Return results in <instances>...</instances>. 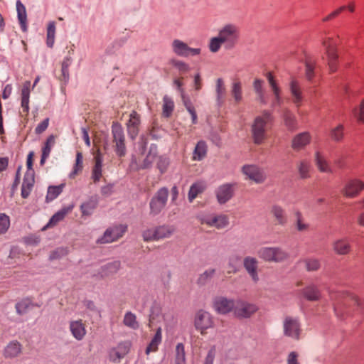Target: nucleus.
Masks as SVG:
<instances>
[{
	"instance_id": "18",
	"label": "nucleus",
	"mask_w": 364,
	"mask_h": 364,
	"mask_svg": "<svg viewBox=\"0 0 364 364\" xmlns=\"http://www.w3.org/2000/svg\"><path fill=\"white\" fill-rule=\"evenodd\" d=\"M129 350V345L127 343H120L116 348H112L109 352V360L113 363H119Z\"/></svg>"
},
{
	"instance_id": "7",
	"label": "nucleus",
	"mask_w": 364,
	"mask_h": 364,
	"mask_svg": "<svg viewBox=\"0 0 364 364\" xmlns=\"http://www.w3.org/2000/svg\"><path fill=\"white\" fill-rule=\"evenodd\" d=\"M40 81V77L37 76L34 80L33 85L31 86V82L29 80L25 81L21 90V107L22 109V113L25 115H28L29 112V102H30V93L31 90L37 85L38 82Z\"/></svg>"
},
{
	"instance_id": "58",
	"label": "nucleus",
	"mask_w": 364,
	"mask_h": 364,
	"mask_svg": "<svg viewBox=\"0 0 364 364\" xmlns=\"http://www.w3.org/2000/svg\"><path fill=\"white\" fill-rule=\"evenodd\" d=\"M216 355V347L212 346L208 351L206 356L205 357L203 364H213Z\"/></svg>"
},
{
	"instance_id": "41",
	"label": "nucleus",
	"mask_w": 364,
	"mask_h": 364,
	"mask_svg": "<svg viewBox=\"0 0 364 364\" xmlns=\"http://www.w3.org/2000/svg\"><path fill=\"white\" fill-rule=\"evenodd\" d=\"M102 160L100 156L95 157V164L92 171V178L94 183L100 181L102 176Z\"/></svg>"
},
{
	"instance_id": "26",
	"label": "nucleus",
	"mask_w": 364,
	"mask_h": 364,
	"mask_svg": "<svg viewBox=\"0 0 364 364\" xmlns=\"http://www.w3.org/2000/svg\"><path fill=\"white\" fill-rule=\"evenodd\" d=\"M70 330L73 337L78 341L82 340L86 334L85 324L81 320L71 321L70 323Z\"/></svg>"
},
{
	"instance_id": "64",
	"label": "nucleus",
	"mask_w": 364,
	"mask_h": 364,
	"mask_svg": "<svg viewBox=\"0 0 364 364\" xmlns=\"http://www.w3.org/2000/svg\"><path fill=\"white\" fill-rule=\"evenodd\" d=\"M49 125V118H46L41 123H39L35 129V133L41 134L45 132Z\"/></svg>"
},
{
	"instance_id": "35",
	"label": "nucleus",
	"mask_w": 364,
	"mask_h": 364,
	"mask_svg": "<svg viewBox=\"0 0 364 364\" xmlns=\"http://www.w3.org/2000/svg\"><path fill=\"white\" fill-rule=\"evenodd\" d=\"M181 97L182 102H183L185 107L186 108V109L189 112V114L191 115L192 123L196 124L197 123V114H196L195 107L193 105L190 98L186 95L184 91H182V93L181 94Z\"/></svg>"
},
{
	"instance_id": "36",
	"label": "nucleus",
	"mask_w": 364,
	"mask_h": 364,
	"mask_svg": "<svg viewBox=\"0 0 364 364\" xmlns=\"http://www.w3.org/2000/svg\"><path fill=\"white\" fill-rule=\"evenodd\" d=\"M97 206V200L94 198H91L89 200L82 203L80 205L82 216L91 215Z\"/></svg>"
},
{
	"instance_id": "15",
	"label": "nucleus",
	"mask_w": 364,
	"mask_h": 364,
	"mask_svg": "<svg viewBox=\"0 0 364 364\" xmlns=\"http://www.w3.org/2000/svg\"><path fill=\"white\" fill-rule=\"evenodd\" d=\"M257 310V307L252 304L242 300H237L235 308V316L238 318L250 317Z\"/></svg>"
},
{
	"instance_id": "13",
	"label": "nucleus",
	"mask_w": 364,
	"mask_h": 364,
	"mask_svg": "<svg viewBox=\"0 0 364 364\" xmlns=\"http://www.w3.org/2000/svg\"><path fill=\"white\" fill-rule=\"evenodd\" d=\"M236 301L228 299L223 296L216 297L213 302L215 311L221 314H226L230 311L235 314Z\"/></svg>"
},
{
	"instance_id": "34",
	"label": "nucleus",
	"mask_w": 364,
	"mask_h": 364,
	"mask_svg": "<svg viewBox=\"0 0 364 364\" xmlns=\"http://www.w3.org/2000/svg\"><path fill=\"white\" fill-rule=\"evenodd\" d=\"M83 168V156L81 152L77 151L76 154L75 162L73 165V169L69 174V178L74 179L78 174H80Z\"/></svg>"
},
{
	"instance_id": "11",
	"label": "nucleus",
	"mask_w": 364,
	"mask_h": 364,
	"mask_svg": "<svg viewBox=\"0 0 364 364\" xmlns=\"http://www.w3.org/2000/svg\"><path fill=\"white\" fill-rule=\"evenodd\" d=\"M196 328L200 331L202 335L206 333V330L213 326V320L211 315L203 310L198 311L195 317Z\"/></svg>"
},
{
	"instance_id": "44",
	"label": "nucleus",
	"mask_w": 364,
	"mask_h": 364,
	"mask_svg": "<svg viewBox=\"0 0 364 364\" xmlns=\"http://www.w3.org/2000/svg\"><path fill=\"white\" fill-rule=\"evenodd\" d=\"M64 186V184L49 186L46 195V201L49 202L55 199L63 192Z\"/></svg>"
},
{
	"instance_id": "46",
	"label": "nucleus",
	"mask_w": 364,
	"mask_h": 364,
	"mask_svg": "<svg viewBox=\"0 0 364 364\" xmlns=\"http://www.w3.org/2000/svg\"><path fill=\"white\" fill-rule=\"evenodd\" d=\"M123 323L126 326L132 329H137L139 328V323L136 321L135 314L130 311L125 314Z\"/></svg>"
},
{
	"instance_id": "9",
	"label": "nucleus",
	"mask_w": 364,
	"mask_h": 364,
	"mask_svg": "<svg viewBox=\"0 0 364 364\" xmlns=\"http://www.w3.org/2000/svg\"><path fill=\"white\" fill-rule=\"evenodd\" d=\"M201 224H205L209 227H214L217 229H223L229 224V218L226 215L206 214L200 218Z\"/></svg>"
},
{
	"instance_id": "62",
	"label": "nucleus",
	"mask_w": 364,
	"mask_h": 364,
	"mask_svg": "<svg viewBox=\"0 0 364 364\" xmlns=\"http://www.w3.org/2000/svg\"><path fill=\"white\" fill-rule=\"evenodd\" d=\"M215 273V269H209L205 271L203 274H202L198 280V284H205L213 276Z\"/></svg>"
},
{
	"instance_id": "17",
	"label": "nucleus",
	"mask_w": 364,
	"mask_h": 364,
	"mask_svg": "<svg viewBox=\"0 0 364 364\" xmlns=\"http://www.w3.org/2000/svg\"><path fill=\"white\" fill-rule=\"evenodd\" d=\"M289 90L293 102L297 107H299L303 102L304 96L299 82L294 77L289 82Z\"/></svg>"
},
{
	"instance_id": "29",
	"label": "nucleus",
	"mask_w": 364,
	"mask_h": 364,
	"mask_svg": "<svg viewBox=\"0 0 364 364\" xmlns=\"http://www.w3.org/2000/svg\"><path fill=\"white\" fill-rule=\"evenodd\" d=\"M311 136L308 132H303L295 136L292 140V148L299 150L310 142Z\"/></svg>"
},
{
	"instance_id": "10",
	"label": "nucleus",
	"mask_w": 364,
	"mask_h": 364,
	"mask_svg": "<svg viewBox=\"0 0 364 364\" xmlns=\"http://www.w3.org/2000/svg\"><path fill=\"white\" fill-rule=\"evenodd\" d=\"M258 256L268 262H281L287 258L285 252L278 247H262L258 251Z\"/></svg>"
},
{
	"instance_id": "16",
	"label": "nucleus",
	"mask_w": 364,
	"mask_h": 364,
	"mask_svg": "<svg viewBox=\"0 0 364 364\" xmlns=\"http://www.w3.org/2000/svg\"><path fill=\"white\" fill-rule=\"evenodd\" d=\"M267 79L274 95V100L272 101V106L273 107L280 106L283 100L281 96V89L279 86L272 73H268L267 74Z\"/></svg>"
},
{
	"instance_id": "3",
	"label": "nucleus",
	"mask_w": 364,
	"mask_h": 364,
	"mask_svg": "<svg viewBox=\"0 0 364 364\" xmlns=\"http://www.w3.org/2000/svg\"><path fill=\"white\" fill-rule=\"evenodd\" d=\"M326 50L328 65L331 73L337 70L338 65V55L337 53V40L332 37L326 36L322 41Z\"/></svg>"
},
{
	"instance_id": "23",
	"label": "nucleus",
	"mask_w": 364,
	"mask_h": 364,
	"mask_svg": "<svg viewBox=\"0 0 364 364\" xmlns=\"http://www.w3.org/2000/svg\"><path fill=\"white\" fill-rule=\"evenodd\" d=\"M284 328L287 336L296 339L299 338L300 328L297 320L287 318L284 323Z\"/></svg>"
},
{
	"instance_id": "43",
	"label": "nucleus",
	"mask_w": 364,
	"mask_h": 364,
	"mask_svg": "<svg viewBox=\"0 0 364 364\" xmlns=\"http://www.w3.org/2000/svg\"><path fill=\"white\" fill-rule=\"evenodd\" d=\"M284 124L289 130H294L296 129L297 122L295 116L288 109L283 113Z\"/></svg>"
},
{
	"instance_id": "20",
	"label": "nucleus",
	"mask_w": 364,
	"mask_h": 364,
	"mask_svg": "<svg viewBox=\"0 0 364 364\" xmlns=\"http://www.w3.org/2000/svg\"><path fill=\"white\" fill-rule=\"evenodd\" d=\"M139 124V114L136 111H132L127 123L128 134L131 139H134L138 135Z\"/></svg>"
},
{
	"instance_id": "12",
	"label": "nucleus",
	"mask_w": 364,
	"mask_h": 364,
	"mask_svg": "<svg viewBox=\"0 0 364 364\" xmlns=\"http://www.w3.org/2000/svg\"><path fill=\"white\" fill-rule=\"evenodd\" d=\"M127 226L119 225L107 229L104 235L97 240L98 243H109L122 237L127 231Z\"/></svg>"
},
{
	"instance_id": "8",
	"label": "nucleus",
	"mask_w": 364,
	"mask_h": 364,
	"mask_svg": "<svg viewBox=\"0 0 364 364\" xmlns=\"http://www.w3.org/2000/svg\"><path fill=\"white\" fill-rule=\"evenodd\" d=\"M168 195V191L166 188H161L157 191L149 203L151 214L158 215L164 209L167 202Z\"/></svg>"
},
{
	"instance_id": "21",
	"label": "nucleus",
	"mask_w": 364,
	"mask_h": 364,
	"mask_svg": "<svg viewBox=\"0 0 364 364\" xmlns=\"http://www.w3.org/2000/svg\"><path fill=\"white\" fill-rule=\"evenodd\" d=\"M35 183L33 171H26L21 185V196L23 198H27L31 194Z\"/></svg>"
},
{
	"instance_id": "59",
	"label": "nucleus",
	"mask_w": 364,
	"mask_h": 364,
	"mask_svg": "<svg viewBox=\"0 0 364 364\" xmlns=\"http://www.w3.org/2000/svg\"><path fill=\"white\" fill-rule=\"evenodd\" d=\"M353 112L358 122H364V99L361 101L359 107L355 108Z\"/></svg>"
},
{
	"instance_id": "4",
	"label": "nucleus",
	"mask_w": 364,
	"mask_h": 364,
	"mask_svg": "<svg viewBox=\"0 0 364 364\" xmlns=\"http://www.w3.org/2000/svg\"><path fill=\"white\" fill-rule=\"evenodd\" d=\"M239 33L237 26L233 24H227L219 31L218 36L225 49H232L238 41Z\"/></svg>"
},
{
	"instance_id": "55",
	"label": "nucleus",
	"mask_w": 364,
	"mask_h": 364,
	"mask_svg": "<svg viewBox=\"0 0 364 364\" xmlns=\"http://www.w3.org/2000/svg\"><path fill=\"white\" fill-rule=\"evenodd\" d=\"M254 88L259 97L260 102L263 104H266L267 101L264 98L263 90V81L259 79H256L254 82Z\"/></svg>"
},
{
	"instance_id": "48",
	"label": "nucleus",
	"mask_w": 364,
	"mask_h": 364,
	"mask_svg": "<svg viewBox=\"0 0 364 364\" xmlns=\"http://www.w3.org/2000/svg\"><path fill=\"white\" fill-rule=\"evenodd\" d=\"M335 251L340 255L347 254L350 250V245L346 240H339L334 243Z\"/></svg>"
},
{
	"instance_id": "24",
	"label": "nucleus",
	"mask_w": 364,
	"mask_h": 364,
	"mask_svg": "<svg viewBox=\"0 0 364 364\" xmlns=\"http://www.w3.org/2000/svg\"><path fill=\"white\" fill-rule=\"evenodd\" d=\"M73 205L65 206L61 208L57 213H55L49 220L47 225L43 228V230L54 227L59 222L62 221L65 218L66 215L73 210Z\"/></svg>"
},
{
	"instance_id": "53",
	"label": "nucleus",
	"mask_w": 364,
	"mask_h": 364,
	"mask_svg": "<svg viewBox=\"0 0 364 364\" xmlns=\"http://www.w3.org/2000/svg\"><path fill=\"white\" fill-rule=\"evenodd\" d=\"M222 45H223V43L222 42L220 37L218 36L215 37H213L210 39L208 43V48L210 52L217 53L220 50Z\"/></svg>"
},
{
	"instance_id": "50",
	"label": "nucleus",
	"mask_w": 364,
	"mask_h": 364,
	"mask_svg": "<svg viewBox=\"0 0 364 364\" xmlns=\"http://www.w3.org/2000/svg\"><path fill=\"white\" fill-rule=\"evenodd\" d=\"M316 64L312 60L307 59L306 60V77L309 82H313L315 76Z\"/></svg>"
},
{
	"instance_id": "39",
	"label": "nucleus",
	"mask_w": 364,
	"mask_h": 364,
	"mask_svg": "<svg viewBox=\"0 0 364 364\" xmlns=\"http://www.w3.org/2000/svg\"><path fill=\"white\" fill-rule=\"evenodd\" d=\"M207 146L205 141H200L197 143L194 151L193 159L195 161L202 160L206 155Z\"/></svg>"
},
{
	"instance_id": "2",
	"label": "nucleus",
	"mask_w": 364,
	"mask_h": 364,
	"mask_svg": "<svg viewBox=\"0 0 364 364\" xmlns=\"http://www.w3.org/2000/svg\"><path fill=\"white\" fill-rule=\"evenodd\" d=\"M274 122L272 113L269 111H264L257 116L252 127V136L255 144H260L266 138V134Z\"/></svg>"
},
{
	"instance_id": "33",
	"label": "nucleus",
	"mask_w": 364,
	"mask_h": 364,
	"mask_svg": "<svg viewBox=\"0 0 364 364\" xmlns=\"http://www.w3.org/2000/svg\"><path fill=\"white\" fill-rule=\"evenodd\" d=\"M215 92L217 102L219 105H221L225 102L226 96V88L222 78H218L216 80Z\"/></svg>"
},
{
	"instance_id": "37",
	"label": "nucleus",
	"mask_w": 364,
	"mask_h": 364,
	"mask_svg": "<svg viewBox=\"0 0 364 364\" xmlns=\"http://www.w3.org/2000/svg\"><path fill=\"white\" fill-rule=\"evenodd\" d=\"M206 188V185L203 181H198L193 183L188 192V200L192 202L199 193H202Z\"/></svg>"
},
{
	"instance_id": "19",
	"label": "nucleus",
	"mask_w": 364,
	"mask_h": 364,
	"mask_svg": "<svg viewBox=\"0 0 364 364\" xmlns=\"http://www.w3.org/2000/svg\"><path fill=\"white\" fill-rule=\"evenodd\" d=\"M215 194L218 202L220 204H224L232 198L234 194L232 185L227 183L219 186L216 191Z\"/></svg>"
},
{
	"instance_id": "47",
	"label": "nucleus",
	"mask_w": 364,
	"mask_h": 364,
	"mask_svg": "<svg viewBox=\"0 0 364 364\" xmlns=\"http://www.w3.org/2000/svg\"><path fill=\"white\" fill-rule=\"evenodd\" d=\"M316 162L318 169L322 172H331V168L326 159L319 153L316 155Z\"/></svg>"
},
{
	"instance_id": "63",
	"label": "nucleus",
	"mask_w": 364,
	"mask_h": 364,
	"mask_svg": "<svg viewBox=\"0 0 364 364\" xmlns=\"http://www.w3.org/2000/svg\"><path fill=\"white\" fill-rule=\"evenodd\" d=\"M343 135V127L340 124L334 128L331 132V137L336 141H339L342 139Z\"/></svg>"
},
{
	"instance_id": "25",
	"label": "nucleus",
	"mask_w": 364,
	"mask_h": 364,
	"mask_svg": "<svg viewBox=\"0 0 364 364\" xmlns=\"http://www.w3.org/2000/svg\"><path fill=\"white\" fill-rule=\"evenodd\" d=\"M242 171L250 179H252L257 183L262 182L264 179V176L262 171L256 166H244Z\"/></svg>"
},
{
	"instance_id": "42",
	"label": "nucleus",
	"mask_w": 364,
	"mask_h": 364,
	"mask_svg": "<svg viewBox=\"0 0 364 364\" xmlns=\"http://www.w3.org/2000/svg\"><path fill=\"white\" fill-rule=\"evenodd\" d=\"M157 158V151L156 148L151 147L147 155L144 159L142 164L140 165V168L145 169L151 167L153 163Z\"/></svg>"
},
{
	"instance_id": "31",
	"label": "nucleus",
	"mask_w": 364,
	"mask_h": 364,
	"mask_svg": "<svg viewBox=\"0 0 364 364\" xmlns=\"http://www.w3.org/2000/svg\"><path fill=\"white\" fill-rule=\"evenodd\" d=\"M16 11L18 15V20L19 21L21 28L23 31L27 30V14L24 5L20 0L16 1Z\"/></svg>"
},
{
	"instance_id": "54",
	"label": "nucleus",
	"mask_w": 364,
	"mask_h": 364,
	"mask_svg": "<svg viewBox=\"0 0 364 364\" xmlns=\"http://www.w3.org/2000/svg\"><path fill=\"white\" fill-rule=\"evenodd\" d=\"M10 227V218L6 213H0V234H5Z\"/></svg>"
},
{
	"instance_id": "28",
	"label": "nucleus",
	"mask_w": 364,
	"mask_h": 364,
	"mask_svg": "<svg viewBox=\"0 0 364 364\" xmlns=\"http://www.w3.org/2000/svg\"><path fill=\"white\" fill-rule=\"evenodd\" d=\"M55 144V136L51 134L48 136L43 146H42V154L41 159V164H44L46 160L49 157L53 147Z\"/></svg>"
},
{
	"instance_id": "6",
	"label": "nucleus",
	"mask_w": 364,
	"mask_h": 364,
	"mask_svg": "<svg viewBox=\"0 0 364 364\" xmlns=\"http://www.w3.org/2000/svg\"><path fill=\"white\" fill-rule=\"evenodd\" d=\"M112 134L117 155L119 157L124 156L126 154V146L123 128L119 124L113 123Z\"/></svg>"
},
{
	"instance_id": "14",
	"label": "nucleus",
	"mask_w": 364,
	"mask_h": 364,
	"mask_svg": "<svg viewBox=\"0 0 364 364\" xmlns=\"http://www.w3.org/2000/svg\"><path fill=\"white\" fill-rule=\"evenodd\" d=\"M173 52L181 56H194L200 53V48H192L180 40H174L172 43Z\"/></svg>"
},
{
	"instance_id": "40",
	"label": "nucleus",
	"mask_w": 364,
	"mask_h": 364,
	"mask_svg": "<svg viewBox=\"0 0 364 364\" xmlns=\"http://www.w3.org/2000/svg\"><path fill=\"white\" fill-rule=\"evenodd\" d=\"M55 23L50 21L47 26L46 31V45L49 48H53L55 43Z\"/></svg>"
},
{
	"instance_id": "61",
	"label": "nucleus",
	"mask_w": 364,
	"mask_h": 364,
	"mask_svg": "<svg viewBox=\"0 0 364 364\" xmlns=\"http://www.w3.org/2000/svg\"><path fill=\"white\" fill-rule=\"evenodd\" d=\"M299 173L302 178H307L310 170V164L306 161H303L299 165Z\"/></svg>"
},
{
	"instance_id": "32",
	"label": "nucleus",
	"mask_w": 364,
	"mask_h": 364,
	"mask_svg": "<svg viewBox=\"0 0 364 364\" xmlns=\"http://www.w3.org/2000/svg\"><path fill=\"white\" fill-rule=\"evenodd\" d=\"M162 341V330L161 327H159L156 331V333L151 342L146 348V354L149 355L151 352H156L158 350L159 345Z\"/></svg>"
},
{
	"instance_id": "22",
	"label": "nucleus",
	"mask_w": 364,
	"mask_h": 364,
	"mask_svg": "<svg viewBox=\"0 0 364 364\" xmlns=\"http://www.w3.org/2000/svg\"><path fill=\"white\" fill-rule=\"evenodd\" d=\"M364 188L363 183L358 179L348 181L343 189V193L348 197H355Z\"/></svg>"
},
{
	"instance_id": "52",
	"label": "nucleus",
	"mask_w": 364,
	"mask_h": 364,
	"mask_svg": "<svg viewBox=\"0 0 364 364\" xmlns=\"http://www.w3.org/2000/svg\"><path fill=\"white\" fill-rule=\"evenodd\" d=\"M186 360L184 346L178 343L176 348V364H184Z\"/></svg>"
},
{
	"instance_id": "5",
	"label": "nucleus",
	"mask_w": 364,
	"mask_h": 364,
	"mask_svg": "<svg viewBox=\"0 0 364 364\" xmlns=\"http://www.w3.org/2000/svg\"><path fill=\"white\" fill-rule=\"evenodd\" d=\"M173 231L174 229L171 226L162 225L144 231L142 236L144 241L159 240L169 237Z\"/></svg>"
},
{
	"instance_id": "45",
	"label": "nucleus",
	"mask_w": 364,
	"mask_h": 364,
	"mask_svg": "<svg viewBox=\"0 0 364 364\" xmlns=\"http://www.w3.org/2000/svg\"><path fill=\"white\" fill-rule=\"evenodd\" d=\"M303 295L308 300L316 301L319 299L320 292L315 286L311 285L303 290Z\"/></svg>"
},
{
	"instance_id": "57",
	"label": "nucleus",
	"mask_w": 364,
	"mask_h": 364,
	"mask_svg": "<svg viewBox=\"0 0 364 364\" xmlns=\"http://www.w3.org/2000/svg\"><path fill=\"white\" fill-rule=\"evenodd\" d=\"M272 212L279 223L283 224L285 223L286 217L282 208L274 205L272 208Z\"/></svg>"
},
{
	"instance_id": "38",
	"label": "nucleus",
	"mask_w": 364,
	"mask_h": 364,
	"mask_svg": "<svg viewBox=\"0 0 364 364\" xmlns=\"http://www.w3.org/2000/svg\"><path fill=\"white\" fill-rule=\"evenodd\" d=\"M173 109V100L168 95H165L163 98L162 115L166 118H168L171 116Z\"/></svg>"
},
{
	"instance_id": "60",
	"label": "nucleus",
	"mask_w": 364,
	"mask_h": 364,
	"mask_svg": "<svg viewBox=\"0 0 364 364\" xmlns=\"http://www.w3.org/2000/svg\"><path fill=\"white\" fill-rule=\"evenodd\" d=\"M343 11H345V7L340 6L338 9H336V10L331 11L330 14H328L325 17H323L322 18V21L327 22V21H331V20L334 19L335 18H336L337 16H338L341 14V13L343 12Z\"/></svg>"
},
{
	"instance_id": "1",
	"label": "nucleus",
	"mask_w": 364,
	"mask_h": 364,
	"mask_svg": "<svg viewBox=\"0 0 364 364\" xmlns=\"http://www.w3.org/2000/svg\"><path fill=\"white\" fill-rule=\"evenodd\" d=\"M331 298L338 300L333 304V306L334 311L338 317L343 318L344 313L349 314L350 310L346 306L353 305L356 306L357 311L359 312L363 309L361 300L351 293L344 291L332 293Z\"/></svg>"
},
{
	"instance_id": "30",
	"label": "nucleus",
	"mask_w": 364,
	"mask_h": 364,
	"mask_svg": "<svg viewBox=\"0 0 364 364\" xmlns=\"http://www.w3.org/2000/svg\"><path fill=\"white\" fill-rule=\"evenodd\" d=\"M21 352V346L16 341L10 342L4 350V355L6 358H12L18 356Z\"/></svg>"
},
{
	"instance_id": "49",
	"label": "nucleus",
	"mask_w": 364,
	"mask_h": 364,
	"mask_svg": "<svg viewBox=\"0 0 364 364\" xmlns=\"http://www.w3.org/2000/svg\"><path fill=\"white\" fill-rule=\"evenodd\" d=\"M231 93L237 103L242 98V85L240 81H235L232 85Z\"/></svg>"
},
{
	"instance_id": "56",
	"label": "nucleus",
	"mask_w": 364,
	"mask_h": 364,
	"mask_svg": "<svg viewBox=\"0 0 364 364\" xmlns=\"http://www.w3.org/2000/svg\"><path fill=\"white\" fill-rule=\"evenodd\" d=\"M157 168L161 173L166 171L169 165V159L166 156H161L158 157L157 160Z\"/></svg>"
},
{
	"instance_id": "51",
	"label": "nucleus",
	"mask_w": 364,
	"mask_h": 364,
	"mask_svg": "<svg viewBox=\"0 0 364 364\" xmlns=\"http://www.w3.org/2000/svg\"><path fill=\"white\" fill-rule=\"evenodd\" d=\"M241 262V257L237 255H232L228 262V273L236 272L238 270Z\"/></svg>"
},
{
	"instance_id": "27",
	"label": "nucleus",
	"mask_w": 364,
	"mask_h": 364,
	"mask_svg": "<svg viewBox=\"0 0 364 364\" xmlns=\"http://www.w3.org/2000/svg\"><path fill=\"white\" fill-rule=\"evenodd\" d=\"M244 267L251 276L252 280L254 282H257L259 278L257 275V262L256 259L247 257L244 259Z\"/></svg>"
}]
</instances>
